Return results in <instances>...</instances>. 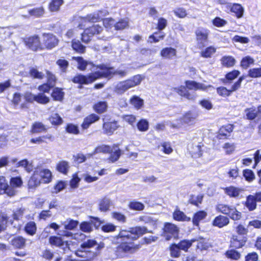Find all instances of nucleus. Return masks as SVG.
<instances>
[{
  "mask_svg": "<svg viewBox=\"0 0 261 261\" xmlns=\"http://www.w3.org/2000/svg\"><path fill=\"white\" fill-rule=\"evenodd\" d=\"M248 76L251 78L261 77V67L250 69L248 71Z\"/></svg>",
  "mask_w": 261,
  "mask_h": 261,
  "instance_id": "obj_64",
  "label": "nucleus"
},
{
  "mask_svg": "<svg viewBox=\"0 0 261 261\" xmlns=\"http://www.w3.org/2000/svg\"><path fill=\"white\" fill-rule=\"evenodd\" d=\"M224 255L226 258L232 260H238L241 257V253L233 248L227 250L224 253Z\"/></svg>",
  "mask_w": 261,
  "mask_h": 261,
  "instance_id": "obj_45",
  "label": "nucleus"
},
{
  "mask_svg": "<svg viewBox=\"0 0 261 261\" xmlns=\"http://www.w3.org/2000/svg\"><path fill=\"white\" fill-rule=\"evenodd\" d=\"M191 246L194 243H196V246L193 252L199 256L203 251L207 250L209 248V244L206 239L203 238H193L191 240Z\"/></svg>",
  "mask_w": 261,
  "mask_h": 261,
  "instance_id": "obj_19",
  "label": "nucleus"
},
{
  "mask_svg": "<svg viewBox=\"0 0 261 261\" xmlns=\"http://www.w3.org/2000/svg\"><path fill=\"white\" fill-rule=\"evenodd\" d=\"M233 124L227 123L220 126L216 136L218 140H226L230 139L231 134L234 129Z\"/></svg>",
  "mask_w": 261,
  "mask_h": 261,
  "instance_id": "obj_16",
  "label": "nucleus"
},
{
  "mask_svg": "<svg viewBox=\"0 0 261 261\" xmlns=\"http://www.w3.org/2000/svg\"><path fill=\"white\" fill-rule=\"evenodd\" d=\"M140 82L133 79H127L119 82L115 87L114 91L118 94H122L129 89L139 85Z\"/></svg>",
  "mask_w": 261,
  "mask_h": 261,
  "instance_id": "obj_17",
  "label": "nucleus"
},
{
  "mask_svg": "<svg viewBox=\"0 0 261 261\" xmlns=\"http://www.w3.org/2000/svg\"><path fill=\"white\" fill-rule=\"evenodd\" d=\"M191 241H188V239L181 240L177 243H171L168 247L170 257L173 258H178L181 255V251L189 252L191 247Z\"/></svg>",
  "mask_w": 261,
  "mask_h": 261,
  "instance_id": "obj_6",
  "label": "nucleus"
},
{
  "mask_svg": "<svg viewBox=\"0 0 261 261\" xmlns=\"http://www.w3.org/2000/svg\"><path fill=\"white\" fill-rule=\"evenodd\" d=\"M9 217L0 211V233L6 230Z\"/></svg>",
  "mask_w": 261,
  "mask_h": 261,
  "instance_id": "obj_59",
  "label": "nucleus"
},
{
  "mask_svg": "<svg viewBox=\"0 0 261 261\" xmlns=\"http://www.w3.org/2000/svg\"><path fill=\"white\" fill-rule=\"evenodd\" d=\"M29 74L30 76L34 79L42 80L44 78L43 73L34 67L30 68L29 71Z\"/></svg>",
  "mask_w": 261,
  "mask_h": 261,
  "instance_id": "obj_62",
  "label": "nucleus"
},
{
  "mask_svg": "<svg viewBox=\"0 0 261 261\" xmlns=\"http://www.w3.org/2000/svg\"><path fill=\"white\" fill-rule=\"evenodd\" d=\"M222 189L224 193L229 198H233L235 199L239 198L243 191L242 188L234 186L226 187L223 188Z\"/></svg>",
  "mask_w": 261,
  "mask_h": 261,
  "instance_id": "obj_26",
  "label": "nucleus"
},
{
  "mask_svg": "<svg viewBox=\"0 0 261 261\" xmlns=\"http://www.w3.org/2000/svg\"><path fill=\"white\" fill-rule=\"evenodd\" d=\"M173 91L178 94V95L181 97H184L188 100L194 99V97L188 90L186 85H180L179 86L174 87L173 88Z\"/></svg>",
  "mask_w": 261,
  "mask_h": 261,
  "instance_id": "obj_33",
  "label": "nucleus"
},
{
  "mask_svg": "<svg viewBox=\"0 0 261 261\" xmlns=\"http://www.w3.org/2000/svg\"><path fill=\"white\" fill-rule=\"evenodd\" d=\"M103 121L102 125L103 133L107 135H112L115 131L120 127L117 120H112L111 118H109L106 121L103 119Z\"/></svg>",
  "mask_w": 261,
  "mask_h": 261,
  "instance_id": "obj_18",
  "label": "nucleus"
},
{
  "mask_svg": "<svg viewBox=\"0 0 261 261\" xmlns=\"http://www.w3.org/2000/svg\"><path fill=\"white\" fill-rule=\"evenodd\" d=\"M177 55L176 49L171 47H166L160 51V56L164 59L171 60Z\"/></svg>",
  "mask_w": 261,
  "mask_h": 261,
  "instance_id": "obj_34",
  "label": "nucleus"
},
{
  "mask_svg": "<svg viewBox=\"0 0 261 261\" xmlns=\"http://www.w3.org/2000/svg\"><path fill=\"white\" fill-rule=\"evenodd\" d=\"M45 13V9L43 6L34 8L30 9L28 11V13L30 16L39 18L42 17Z\"/></svg>",
  "mask_w": 261,
  "mask_h": 261,
  "instance_id": "obj_58",
  "label": "nucleus"
},
{
  "mask_svg": "<svg viewBox=\"0 0 261 261\" xmlns=\"http://www.w3.org/2000/svg\"><path fill=\"white\" fill-rule=\"evenodd\" d=\"M45 74L46 78V81H48V77L50 76L53 78L55 77L56 79V82L51 89V92L50 93V96L52 99L55 101L62 102L64 98L65 92H64V89L63 88L56 87L58 82V78L57 76L55 74L48 70H45Z\"/></svg>",
  "mask_w": 261,
  "mask_h": 261,
  "instance_id": "obj_11",
  "label": "nucleus"
},
{
  "mask_svg": "<svg viewBox=\"0 0 261 261\" xmlns=\"http://www.w3.org/2000/svg\"><path fill=\"white\" fill-rule=\"evenodd\" d=\"M236 91L232 85L231 86L230 89H227L226 87L223 86L216 88V91L218 95L220 97L225 98L229 97L233 92Z\"/></svg>",
  "mask_w": 261,
  "mask_h": 261,
  "instance_id": "obj_37",
  "label": "nucleus"
},
{
  "mask_svg": "<svg viewBox=\"0 0 261 261\" xmlns=\"http://www.w3.org/2000/svg\"><path fill=\"white\" fill-rule=\"evenodd\" d=\"M241 72L239 70L233 69L226 73L224 79H221V81L224 84H230L233 80L237 79Z\"/></svg>",
  "mask_w": 261,
  "mask_h": 261,
  "instance_id": "obj_39",
  "label": "nucleus"
},
{
  "mask_svg": "<svg viewBox=\"0 0 261 261\" xmlns=\"http://www.w3.org/2000/svg\"><path fill=\"white\" fill-rule=\"evenodd\" d=\"M147 233H152V231L148 230L145 226H136L131 228L129 230L126 229H121L119 233L115 236L114 239H121L122 242H124V240H136L140 237Z\"/></svg>",
  "mask_w": 261,
  "mask_h": 261,
  "instance_id": "obj_4",
  "label": "nucleus"
},
{
  "mask_svg": "<svg viewBox=\"0 0 261 261\" xmlns=\"http://www.w3.org/2000/svg\"><path fill=\"white\" fill-rule=\"evenodd\" d=\"M185 84L188 91H197L198 90L205 91L208 88H214V87L211 85H205L202 83L194 81L187 80L185 82Z\"/></svg>",
  "mask_w": 261,
  "mask_h": 261,
  "instance_id": "obj_24",
  "label": "nucleus"
},
{
  "mask_svg": "<svg viewBox=\"0 0 261 261\" xmlns=\"http://www.w3.org/2000/svg\"><path fill=\"white\" fill-rule=\"evenodd\" d=\"M257 202H261V191L247 196L243 204L248 211L252 212L256 209Z\"/></svg>",
  "mask_w": 261,
  "mask_h": 261,
  "instance_id": "obj_14",
  "label": "nucleus"
},
{
  "mask_svg": "<svg viewBox=\"0 0 261 261\" xmlns=\"http://www.w3.org/2000/svg\"><path fill=\"white\" fill-rule=\"evenodd\" d=\"M168 25L167 20L164 17H159L158 19V22L156 24V29L158 31L154 32L150 35L148 38L150 43H157L161 40L164 39L166 34L161 31L165 29Z\"/></svg>",
  "mask_w": 261,
  "mask_h": 261,
  "instance_id": "obj_8",
  "label": "nucleus"
},
{
  "mask_svg": "<svg viewBox=\"0 0 261 261\" xmlns=\"http://www.w3.org/2000/svg\"><path fill=\"white\" fill-rule=\"evenodd\" d=\"M43 37L42 46L44 49L51 50L57 46L59 43V39L53 34L44 33L42 34Z\"/></svg>",
  "mask_w": 261,
  "mask_h": 261,
  "instance_id": "obj_15",
  "label": "nucleus"
},
{
  "mask_svg": "<svg viewBox=\"0 0 261 261\" xmlns=\"http://www.w3.org/2000/svg\"><path fill=\"white\" fill-rule=\"evenodd\" d=\"M21 41L25 47L31 51L37 52L43 50L42 42L38 35L35 34L23 37Z\"/></svg>",
  "mask_w": 261,
  "mask_h": 261,
  "instance_id": "obj_9",
  "label": "nucleus"
},
{
  "mask_svg": "<svg viewBox=\"0 0 261 261\" xmlns=\"http://www.w3.org/2000/svg\"><path fill=\"white\" fill-rule=\"evenodd\" d=\"M179 228L174 224L170 222H165L162 229V236L166 241L171 239L177 240L179 239Z\"/></svg>",
  "mask_w": 261,
  "mask_h": 261,
  "instance_id": "obj_12",
  "label": "nucleus"
},
{
  "mask_svg": "<svg viewBox=\"0 0 261 261\" xmlns=\"http://www.w3.org/2000/svg\"><path fill=\"white\" fill-rule=\"evenodd\" d=\"M95 68L98 69L101 71H96L86 74L77 73L71 79V81L74 84H78V88L81 89L83 85L91 84L97 80L103 78L111 79L116 75L123 77L127 73L124 70H115L113 67L108 66L105 64L96 65Z\"/></svg>",
  "mask_w": 261,
  "mask_h": 261,
  "instance_id": "obj_1",
  "label": "nucleus"
},
{
  "mask_svg": "<svg viewBox=\"0 0 261 261\" xmlns=\"http://www.w3.org/2000/svg\"><path fill=\"white\" fill-rule=\"evenodd\" d=\"M41 184L40 179L38 177V176L36 174L34 171L33 174L30 177L28 181L27 186L29 189H35L36 188L39 187Z\"/></svg>",
  "mask_w": 261,
  "mask_h": 261,
  "instance_id": "obj_42",
  "label": "nucleus"
},
{
  "mask_svg": "<svg viewBox=\"0 0 261 261\" xmlns=\"http://www.w3.org/2000/svg\"><path fill=\"white\" fill-rule=\"evenodd\" d=\"M156 236L144 237L142 241L138 244H135L133 242H121L116 247L114 254L117 258H121L124 257L125 253L134 254L137 252L142 245H147L158 240Z\"/></svg>",
  "mask_w": 261,
  "mask_h": 261,
  "instance_id": "obj_2",
  "label": "nucleus"
},
{
  "mask_svg": "<svg viewBox=\"0 0 261 261\" xmlns=\"http://www.w3.org/2000/svg\"><path fill=\"white\" fill-rule=\"evenodd\" d=\"M23 229L27 234L33 236L36 233L37 226L34 221H30L26 223Z\"/></svg>",
  "mask_w": 261,
  "mask_h": 261,
  "instance_id": "obj_52",
  "label": "nucleus"
},
{
  "mask_svg": "<svg viewBox=\"0 0 261 261\" xmlns=\"http://www.w3.org/2000/svg\"><path fill=\"white\" fill-rule=\"evenodd\" d=\"M207 213L204 211H199L195 213L192 217V223L193 225L198 226L200 222L205 218Z\"/></svg>",
  "mask_w": 261,
  "mask_h": 261,
  "instance_id": "obj_46",
  "label": "nucleus"
},
{
  "mask_svg": "<svg viewBox=\"0 0 261 261\" xmlns=\"http://www.w3.org/2000/svg\"><path fill=\"white\" fill-rule=\"evenodd\" d=\"M216 211L226 216L229 217L233 221H239L242 217V214L237 207L233 205L223 203H219L216 205Z\"/></svg>",
  "mask_w": 261,
  "mask_h": 261,
  "instance_id": "obj_7",
  "label": "nucleus"
},
{
  "mask_svg": "<svg viewBox=\"0 0 261 261\" xmlns=\"http://www.w3.org/2000/svg\"><path fill=\"white\" fill-rule=\"evenodd\" d=\"M204 196L202 194H199L196 196L194 194H191L188 199V202L189 204L194 205L197 207H200V205L203 201Z\"/></svg>",
  "mask_w": 261,
  "mask_h": 261,
  "instance_id": "obj_47",
  "label": "nucleus"
},
{
  "mask_svg": "<svg viewBox=\"0 0 261 261\" xmlns=\"http://www.w3.org/2000/svg\"><path fill=\"white\" fill-rule=\"evenodd\" d=\"M64 3V0H50L48 4V9L50 12H57Z\"/></svg>",
  "mask_w": 261,
  "mask_h": 261,
  "instance_id": "obj_43",
  "label": "nucleus"
},
{
  "mask_svg": "<svg viewBox=\"0 0 261 261\" xmlns=\"http://www.w3.org/2000/svg\"><path fill=\"white\" fill-rule=\"evenodd\" d=\"M254 63V59L250 56H246L242 58L240 61V66L244 69H247L251 65Z\"/></svg>",
  "mask_w": 261,
  "mask_h": 261,
  "instance_id": "obj_55",
  "label": "nucleus"
},
{
  "mask_svg": "<svg viewBox=\"0 0 261 261\" xmlns=\"http://www.w3.org/2000/svg\"><path fill=\"white\" fill-rule=\"evenodd\" d=\"M72 60L75 61L77 63V68L81 71H85L88 65H91L93 67L95 68V65L92 62H89L84 59L82 57H72Z\"/></svg>",
  "mask_w": 261,
  "mask_h": 261,
  "instance_id": "obj_40",
  "label": "nucleus"
},
{
  "mask_svg": "<svg viewBox=\"0 0 261 261\" xmlns=\"http://www.w3.org/2000/svg\"><path fill=\"white\" fill-rule=\"evenodd\" d=\"M246 119L249 121H253L258 118L261 119V105L256 108L254 107L248 108L245 109Z\"/></svg>",
  "mask_w": 261,
  "mask_h": 261,
  "instance_id": "obj_21",
  "label": "nucleus"
},
{
  "mask_svg": "<svg viewBox=\"0 0 261 261\" xmlns=\"http://www.w3.org/2000/svg\"><path fill=\"white\" fill-rule=\"evenodd\" d=\"M100 116L95 113H91L87 116L84 119L81 124L82 127L84 129H87L93 123L99 121Z\"/></svg>",
  "mask_w": 261,
  "mask_h": 261,
  "instance_id": "obj_32",
  "label": "nucleus"
},
{
  "mask_svg": "<svg viewBox=\"0 0 261 261\" xmlns=\"http://www.w3.org/2000/svg\"><path fill=\"white\" fill-rule=\"evenodd\" d=\"M81 181V178L78 176L77 172H75L72 175V177L69 180V185L72 189H76L79 187V183Z\"/></svg>",
  "mask_w": 261,
  "mask_h": 261,
  "instance_id": "obj_63",
  "label": "nucleus"
},
{
  "mask_svg": "<svg viewBox=\"0 0 261 261\" xmlns=\"http://www.w3.org/2000/svg\"><path fill=\"white\" fill-rule=\"evenodd\" d=\"M10 244L14 249H23L27 245V239L21 236H16L11 240Z\"/></svg>",
  "mask_w": 261,
  "mask_h": 261,
  "instance_id": "obj_30",
  "label": "nucleus"
},
{
  "mask_svg": "<svg viewBox=\"0 0 261 261\" xmlns=\"http://www.w3.org/2000/svg\"><path fill=\"white\" fill-rule=\"evenodd\" d=\"M226 8L229 10L230 13L234 14L237 18H241L243 16L244 9L242 5L238 3H228Z\"/></svg>",
  "mask_w": 261,
  "mask_h": 261,
  "instance_id": "obj_27",
  "label": "nucleus"
},
{
  "mask_svg": "<svg viewBox=\"0 0 261 261\" xmlns=\"http://www.w3.org/2000/svg\"><path fill=\"white\" fill-rule=\"evenodd\" d=\"M198 114L192 111L186 112L180 118V121L185 124H192L196 120Z\"/></svg>",
  "mask_w": 261,
  "mask_h": 261,
  "instance_id": "obj_36",
  "label": "nucleus"
},
{
  "mask_svg": "<svg viewBox=\"0 0 261 261\" xmlns=\"http://www.w3.org/2000/svg\"><path fill=\"white\" fill-rule=\"evenodd\" d=\"M173 218L174 220L177 221H191V218L188 217L186 214L179 210H175L173 213Z\"/></svg>",
  "mask_w": 261,
  "mask_h": 261,
  "instance_id": "obj_51",
  "label": "nucleus"
},
{
  "mask_svg": "<svg viewBox=\"0 0 261 261\" xmlns=\"http://www.w3.org/2000/svg\"><path fill=\"white\" fill-rule=\"evenodd\" d=\"M230 222L229 219L226 216L219 215L213 219L212 224L213 226L221 228L227 226Z\"/></svg>",
  "mask_w": 261,
  "mask_h": 261,
  "instance_id": "obj_31",
  "label": "nucleus"
},
{
  "mask_svg": "<svg viewBox=\"0 0 261 261\" xmlns=\"http://www.w3.org/2000/svg\"><path fill=\"white\" fill-rule=\"evenodd\" d=\"M71 47L75 52L80 54H83L86 52V46L79 40L73 39L71 41Z\"/></svg>",
  "mask_w": 261,
  "mask_h": 261,
  "instance_id": "obj_41",
  "label": "nucleus"
},
{
  "mask_svg": "<svg viewBox=\"0 0 261 261\" xmlns=\"http://www.w3.org/2000/svg\"><path fill=\"white\" fill-rule=\"evenodd\" d=\"M91 223L88 221H83L81 223L80 228L81 231L87 233L91 232L93 230L91 223L98 227L102 223L98 217H91Z\"/></svg>",
  "mask_w": 261,
  "mask_h": 261,
  "instance_id": "obj_22",
  "label": "nucleus"
},
{
  "mask_svg": "<svg viewBox=\"0 0 261 261\" xmlns=\"http://www.w3.org/2000/svg\"><path fill=\"white\" fill-rule=\"evenodd\" d=\"M103 30V29L100 25L92 24L84 30L81 35V40L82 42L88 44L94 36L100 34Z\"/></svg>",
  "mask_w": 261,
  "mask_h": 261,
  "instance_id": "obj_10",
  "label": "nucleus"
},
{
  "mask_svg": "<svg viewBox=\"0 0 261 261\" xmlns=\"http://www.w3.org/2000/svg\"><path fill=\"white\" fill-rule=\"evenodd\" d=\"M129 103L137 110L140 109L144 105L143 100L136 95H134L130 98Z\"/></svg>",
  "mask_w": 261,
  "mask_h": 261,
  "instance_id": "obj_56",
  "label": "nucleus"
},
{
  "mask_svg": "<svg viewBox=\"0 0 261 261\" xmlns=\"http://www.w3.org/2000/svg\"><path fill=\"white\" fill-rule=\"evenodd\" d=\"M47 119L53 126H58L63 123L62 118L57 113L51 114Z\"/></svg>",
  "mask_w": 261,
  "mask_h": 261,
  "instance_id": "obj_50",
  "label": "nucleus"
},
{
  "mask_svg": "<svg viewBox=\"0 0 261 261\" xmlns=\"http://www.w3.org/2000/svg\"><path fill=\"white\" fill-rule=\"evenodd\" d=\"M9 185L3 176H0V194H5L11 197V192L9 191Z\"/></svg>",
  "mask_w": 261,
  "mask_h": 261,
  "instance_id": "obj_49",
  "label": "nucleus"
},
{
  "mask_svg": "<svg viewBox=\"0 0 261 261\" xmlns=\"http://www.w3.org/2000/svg\"><path fill=\"white\" fill-rule=\"evenodd\" d=\"M54 139L51 135L40 136L36 138H32L30 139V142L33 144H40L43 143H46L45 140L47 139L49 141H53Z\"/></svg>",
  "mask_w": 261,
  "mask_h": 261,
  "instance_id": "obj_53",
  "label": "nucleus"
},
{
  "mask_svg": "<svg viewBox=\"0 0 261 261\" xmlns=\"http://www.w3.org/2000/svg\"><path fill=\"white\" fill-rule=\"evenodd\" d=\"M65 130L67 133L75 135H79L80 133L78 125L71 123L66 124Z\"/></svg>",
  "mask_w": 261,
  "mask_h": 261,
  "instance_id": "obj_60",
  "label": "nucleus"
},
{
  "mask_svg": "<svg viewBox=\"0 0 261 261\" xmlns=\"http://www.w3.org/2000/svg\"><path fill=\"white\" fill-rule=\"evenodd\" d=\"M129 209L135 211H142L145 208L144 204L141 202L136 200L130 201L128 204Z\"/></svg>",
  "mask_w": 261,
  "mask_h": 261,
  "instance_id": "obj_54",
  "label": "nucleus"
},
{
  "mask_svg": "<svg viewBox=\"0 0 261 261\" xmlns=\"http://www.w3.org/2000/svg\"><path fill=\"white\" fill-rule=\"evenodd\" d=\"M48 128L42 122L35 121L32 123L30 132L32 134L45 133L47 131Z\"/></svg>",
  "mask_w": 261,
  "mask_h": 261,
  "instance_id": "obj_35",
  "label": "nucleus"
},
{
  "mask_svg": "<svg viewBox=\"0 0 261 261\" xmlns=\"http://www.w3.org/2000/svg\"><path fill=\"white\" fill-rule=\"evenodd\" d=\"M137 127L140 132H146L149 129V122L145 119H141L137 123Z\"/></svg>",
  "mask_w": 261,
  "mask_h": 261,
  "instance_id": "obj_61",
  "label": "nucleus"
},
{
  "mask_svg": "<svg viewBox=\"0 0 261 261\" xmlns=\"http://www.w3.org/2000/svg\"><path fill=\"white\" fill-rule=\"evenodd\" d=\"M104 247L103 242L98 243L95 239H88L81 244L75 254L79 257L91 258L99 255Z\"/></svg>",
  "mask_w": 261,
  "mask_h": 261,
  "instance_id": "obj_3",
  "label": "nucleus"
},
{
  "mask_svg": "<svg viewBox=\"0 0 261 261\" xmlns=\"http://www.w3.org/2000/svg\"><path fill=\"white\" fill-rule=\"evenodd\" d=\"M106 15V13L102 10H97L93 13L87 14L83 18L85 22L89 23H95L99 22L102 18Z\"/></svg>",
  "mask_w": 261,
  "mask_h": 261,
  "instance_id": "obj_23",
  "label": "nucleus"
},
{
  "mask_svg": "<svg viewBox=\"0 0 261 261\" xmlns=\"http://www.w3.org/2000/svg\"><path fill=\"white\" fill-rule=\"evenodd\" d=\"M70 169V164L68 161L61 160L58 162L56 165V170L59 173L66 175Z\"/></svg>",
  "mask_w": 261,
  "mask_h": 261,
  "instance_id": "obj_38",
  "label": "nucleus"
},
{
  "mask_svg": "<svg viewBox=\"0 0 261 261\" xmlns=\"http://www.w3.org/2000/svg\"><path fill=\"white\" fill-rule=\"evenodd\" d=\"M210 31L205 28H198L195 31V39L199 49L203 48L208 42Z\"/></svg>",
  "mask_w": 261,
  "mask_h": 261,
  "instance_id": "obj_13",
  "label": "nucleus"
},
{
  "mask_svg": "<svg viewBox=\"0 0 261 261\" xmlns=\"http://www.w3.org/2000/svg\"><path fill=\"white\" fill-rule=\"evenodd\" d=\"M48 243L53 247L63 248L68 245L67 241H64L61 236H51L48 238Z\"/></svg>",
  "mask_w": 261,
  "mask_h": 261,
  "instance_id": "obj_28",
  "label": "nucleus"
},
{
  "mask_svg": "<svg viewBox=\"0 0 261 261\" xmlns=\"http://www.w3.org/2000/svg\"><path fill=\"white\" fill-rule=\"evenodd\" d=\"M35 173L38 176L41 183L47 184L50 183L53 179V174L51 171L48 169H41L35 171Z\"/></svg>",
  "mask_w": 261,
  "mask_h": 261,
  "instance_id": "obj_25",
  "label": "nucleus"
},
{
  "mask_svg": "<svg viewBox=\"0 0 261 261\" xmlns=\"http://www.w3.org/2000/svg\"><path fill=\"white\" fill-rule=\"evenodd\" d=\"M223 67L230 68L234 66L236 63V59L231 56H223L220 59Z\"/></svg>",
  "mask_w": 261,
  "mask_h": 261,
  "instance_id": "obj_48",
  "label": "nucleus"
},
{
  "mask_svg": "<svg viewBox=\"0 0 261 261\" xmlns=\"http://www.w3.org/2000/svg\"><path fill=\"white\" fill-rule=\"evenodd\" d=\"M48 77V81H46V82L42 83L37 88L40 93L35 95V101L38 103L45 105L50 101L49 97L45 94L50 92L56 82V79L51 76Z\"/></svg>",
  "mask_w": 261,
  "mask_h": 261,
  "instance_id": "obj_5",
  "label": "nucleus"
},
{
  "mask_svg": "<svg viewBox=\"0 0 261 261\" xmlns=\"http://www.w3.org/2000/svg\"><path fill=\"white\" fill-rule=\"evenodd\" d=\"M247 241V238L246 236L233 235L230 238L229 247L236 249H241L246 245Z\"/></svg>",
  "mask_w": 261,
  "mask_h": 261,
  "instance_id": "obj_20",
  "label": "nucleus"
},
{
  "mask_svg": "<svg viewBox=\"0 0 261 261\" xmlns=\"http://www.w3.org/2000/svg\"><path fill=\"white\" fill-rule=\"evenodd\" d=\"M92 108L95 112L101 114L107 111L108 103L106 101H98L93 105Z\"/></svg>",
  "mask_w": 261,
  "mask_h": 261,
  "instance_id": "obj_44",
  "label": "nucleus"
},
{
  "mask_svg": "<svg viewBox=\"0 0 261 261\" xmlns=\"http://www.w3.org/2000/svg\"><path fill=\"white\" fill-rule=\"evenodd\" d=\"M216 51V48L213 46H209L206 47L204 49L201 51L200 55L204 58H210Z\"/></svg>",
  "mask_w": 261,
  "mask_h": 261,
  "instance_id": "obj_57",
  "label": "nucleus"
},
{
  "mask_svg": "<svg viewBox=\"0 0 261 261\" xmlns=\"http://www.w3.org/2000/svg\"><path fill=\"white\" fill-rule=\"evenodd\" d=\"M9 192H11V196H14L16 193V189L20 188L23 184V181L21 178L18 176L12 177L10 179Z\"/></svg>",
  "mask_w": 261,
  "mask_h": 261,
  "instance_id": "obj_29",
  "label": "nucleus"
}]
</instances>
